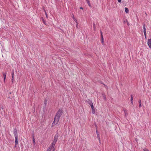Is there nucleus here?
I'll return each instance as SVG.
<instances>
[{"instance_id":"23","label":"nucleus","mask_w":151,"mask_h":151,"mask_svg":"<svg viewBox=\"0 0 151 151\" xmlns=\"http://www.w3.org/2000/svg\"><path fill=\"white\" fill-rule=\"evenodd\" d=\"M73 19L74 21L76 22V20H77L75 18L74 16L73 15Z\"/></svg>"},{"instance_id":"29","label":"nucleus","mask_w":151,"mask_h":151,"mask_svg":"<svg viewBox=\"0 0 151 151\" xmlns=\"http://www.w3.org/2000/svg\"><path fill=\"white\" fill-rule=\"evenodd\" d=\"M118 1L119 3H121V0H118Z\"/></svg>"},{"instance_id":"20","label":"nucleus","mask_w":151,"mask_h":151,"mask_svg":"<svg viewBox=\"0 0 151 151\" xmlns=\"http://www.w3.org/2000/svg\"><path fill=\"white\" fill-rule=\"evenodd\" d=\"M144 151H149L147 149L145 148L143 149Z\"/></svg>"},{"instance_id":"30","label":"nucleus","mask_w":151,"mask_h":151,"mask_svg":"<svg viewBox=\"0 0 151 151\" xmlns=\"http://www.w3.org/2000/svg\"><path fill=\"white\" fill-rule=\"evenodd\" d=\"M45 14H46V17H47V14L46 12L45 11Z\"/></svg>"},{"instance_id":"35","label":"nucleus","mask_w":151,"mask_h":151,"mask_svg":"<svg viewBox=\"0 0 151 151\" xmlns=\"http://www.w3.org/2000/svg\"><path fill=\"white\" fill-rule=\"evenodd\" d=\"M44 104H46V102H44Z\"/></svg>"},{"instance_id":"14","label":"nucleus","mask_w":151,"mask_h":151,"mask_svg":"<svg viewBox=\"0 0 151 151\" xmlns=\"http://www.w3.org/2000/svg\"><path fill=\"white\" fill-rule=\"evenodd\" d=\"M56 142L53 141V142H52V143H51V145H52V146L55 147V145Z\"/></svg>"},{"instance_id":"34","label":"nucleus","mask_w":151,"mask_h":151,"mask_svg":"<svg viewBox=\"0 0 151 151\" xmlns=\"http://www.w3.org/2000/svg\"><path fill=\"white\" fill-rule=\"evenodd\" d=\"M55 151V149H53L52 150V151Z\"/></svg>"},{"instance_id":"12","label":"nucleus","mask_w":151,"mask_h":151,"mask_svg":"<svg viewBox=\"0 0 151 151\" xmlns=\"http://www.w3.org/2000/svg\"><path fill=\"white\" fill-rule=\"evenodd\" d=\"M125 11L126 13H127L129 12V9L125 7Z\"/></svg>"},{"instance_id":"1","label":"nucleus","mask_w":151,"mask_h":151,"mask_svg":"<svg viewBox=\"0 0 151 151\" xmlns=\"http://www.w3.org/2000/svg\"><path fill=\"white\" fill-rule=\"evenodd\" d=\"M60 118L55 116L54 117V121L52 124V127H53L56 125L58 124Z\"/></svg>"},{"instance_id":"6","label":"nucleus","mask_w":151,"mask_h":151,"mask_svg":"<svg viewBox=\"0 0 151 151\" xmlns=\"http://www.w3.org/2000/svg\"><path fill=\"white\" fill-rule=\"evenodd\" d=\"M147 44L149 47L151 49V39H148L147 41Z\"/></svg>"},{"instance_id":"5","label":"nucleus","mask_w":151,"mask_h":151,"mask_svg":"<svg viewBox=\"0 0 151 151\" xmlns=\"http://www.w3.org/2000/svg\"><path fill=\"white\" fill-rule=\"evenodd\" d=\"M143 28L144 29V34L145 36V38L146 39V28L145 27V25L144 24L143 25Z\"/></svg>"},{"instance_id":"8","label":"nucleus","mask_w":151,"mask_h":151,"mask_svg":"<svg viewBox=\"0 0 151 151\" xmlns=\"http://www.w3.org/2000/svg\"><path fill=\"white\" fill-rule=\"evenodd\" d=\"M91 106V108L92 109V114H94L95 113L94 107L93 106V105H92Z\"/></svg>"},{"instance_id":"32","label":"nucleus","mask_w":151,"mask_h":151,"mask_svg":"<svg viewBox=\"0 0 151 151\" xmlns=\"http://www.w3.org/2000/svg\"><path fill=\"white\" fill-rule=\"evenodd\" d=\"M131 101V104H133V100L132 101Z\"/></svg>"},{"instance_id":"13","label":"nucleus","mask_w":151,"mask_h":151,"mask_svg":"<svg viewBox=\"0 0 151 151\" xmlns=\"http://www.w3.org/2000/svg\"><path fill=\"white\" fill-rule=\"evenodd\" d=\"M139 107H141V100H139Z\"/></svg>"},{"instance_id":"22","label":"nucleus","mask_w":151,"mask_h":151,"mask_svg":"<svg viewBox=\"0 0 151 151\" xmlns=\"http://www.w3.org/2000/svg\"><path fill=\"white\" fill-rule=\"evenodd\" d=\"M93 26L94 30H95V29H96V27L95 26V24L94 23H93Z\"/></svg>"},{"instance_id":"36","label":"nucleus","mask_w":151,"mask_h":151,"mask_svg":"<svg viewBox=\"0 0 151 151\" xmlns=\"http://www.w3.org/2000/svg\"><path fill=\"white\" fill-rule=\"evenodd\" d=\"M106 99V98L105 97H104V99Z\"/></svg>"},{"instance_id":"10","label":"nucleus","mask_w":151,"mask_h":151,"mask_svg":"<svg viewBox=\"0 0 151 151\" xmlns=\"http://www.w3.org/2000/svg\"><path fill=\"white\" fill-rule=\"evenodd\" d=\"M54 146H52L51 145L50 146L49 148L47 150V151H51L52 148H54Z\"/></svg>"},{"instance_id":"17","label":"nucleus","mask_w":151,"mask_h":151,"mask_svg":"<svg viewBox=\"0 0 151 151\" xmlns=\"http://www.w3.org/2000/svg\"><path fill=\"white\" fill-rule=\"evenodd\" d=\"M33 142L34 145H35V140L34 137H33Z\"/></svg>"},{"instance_id":"7","label":"nucleus","mask_w":151,"mask_h":151,"mask_svg":"<svg viewBox=\"0 0 151 151\" xmlns=\"http://www.w3.org/2000/svg\"><path fill=\"white\" fill-rule=\"evenodd\" d=\"M96 134H97V137L98 138V139L99 140V142H100V138L99 137V132L98 131L97 127L96 128Z\"/></svg>"},{"instance_id":"16","label":"nucleus","mask_w":151,"mask_h":151,"mask_svg":"<svg viewBox=\"0 0 151 151\" xmlns=\"http://www.w3.org/2000/svg\"><path fill=\"white\" fill-rule=\"evenodd\" d=\"M89 104L91 106L92 105H93V103L91 101H89L88 102Z\"/></svg>"},{"instance_id":"25","label":"nucleus","mask_w":151,"mask_h":151,"mask_svg":"<svg viewBox=\"0 0 151 151\" xmlns=\"http://www.w3.org/2000/svg\"><path fill=\"white\" fill-rule=\"evenodd\" d=\"M123 111H124V113H126V112H127V110L125 108H124L123 109Z\"/></svg>"},{"instance_id":"21","label":"nucleus","mask_w":151,"mask_h":151,"mask_svg":"<svg viewBox=\"0 0 151 151\" xmlns=\"http://www.w3.org/2000/svg\"><path fill=\"white\" fill-rule=\"evenodd\" d=\"M133 100V96L132 95H131V101H132Z\"/></svg>"},{"instance_id":"15","label":"nucleus","mask_w":151,"mask_h":151,"mask_svg":"<svg viewBox=\"0 0 151 151\" xmlns=\"http://www.w3.org/2000/svg\"><path fill=\"white\" fill-rule=\"evenodd\" d=\"M86 1H87V3L88 4V6H91V4L90 2V1H89V0H86Z\"/></svg>"},{"instance_id":"33","label":"nucleus","mask_w":151,"mask_h":151,"mask_svg":"<svg viewBox=\"0 0 151 151\" xmlns=\"http://www.w3.org/2000/svg\"><path fill=\"white\" fill-rule=\"evenodd\" d=\"M80 9H83V8L82 7H80Z\"/></svg>"},{"instance_id":"4","label":"nucleus","mask_w":151,"mask_h":151,"mask_svg":"<svg viewBox=\"0 0 151 151\" xmlns=\"http://www.w3.org/2000/svg\"><path fill=\"white\" fill-rule=\"evenodd\" d=\"M58 133L56 134L54 137L53 141L56 142L58 139Z\"/></svg>"},{"instance_id":"19","label":"nucleus","mask_w":151,"mask_h":151,"mask_svg":"<svg viewBox=\"0 0 151 151\" xmlns=\"http://www.w3.org/2000/svg\"><path fill=\"white\" fill-rule=\"evenodd\" d=\"M76 27L77 28H78V22H77V20H76Z\"/></svg>"},{"instance_id":"31","label":"nucleus","mask_w":151,"mask_h":151,"mask_svg":"<svg viewBox=\"0 0 151 151\" xmlns=\"http://www.w3.org/2000/svg\"><path fill=\"white\" fill-rule=\"evenodd\" d=\"M125 113V115L126 116V115H127V112H126V113Z\"/></svg>"},{"instance_id":"26","label":"nucleus","mask_w":151,"mask_h":151,"mask_svg":"<svg viewBox=\"0 0 151 151\" xmlns=\"http://www.w3.org/2000/svg\"><path fill=\"white\" fill-rule=\"evenodd\" d=\"M100 33H101V37H103V35H102V32L101 31H100Z\"/></svg>"},{"instance_id":"9","label":"nucleus","mask_w":151,"mask_h":151,"mask_svg":"<svg viewBox=\"0 0 151 151\" xmlns=\"http://www.w3.org/2000/svg\"><path fill=\"white\" fill-rule=\"evenodd\" d=\"M18 137H15V147H16L17 145L18 144Z\"/></svg>"},{"instance_id":"18","label":"nucleus","mask_w":151,"mask_h":151,"mask_svg":"<svg viewBox=\"0 0 151 151\" xmlns=\"http://www.w3.org/2000/svg\"><path fill=\"white\" fill-rule=\"evenodd\" d=\"M104 42V38L103 37H101V43L102 44H103Z\"/></svg>"},{"instance_id":"27","label":"nucleus","mask_w":151,"mask_h":151,"mask_svg":"<svg viewBox=\"0 0 151 151\" xmlns=\"http://www.w3.org/2000/svg\"><path fill=\"white\" fill-rule=\"evenodd\" d=\"M13 80H14V77L13 76H12V82H13Z\"/></svg>"},{"instance_id":"11","label":"nucleus","mask_w":151,"mask_h":151,"mask_svg":"<svg viewBox=\"0 0 151 151\" xmlns=\"http://www.w3.org/2000/svg\"><path fill=\"white\" fill-rule=\"evenodd\" d=\"M3 74L4 78V82H5V79L6 78V73H5L4 72L3 73Z\"/></svg>"},{"instance_id":"2","label":"nucleus","mask_w":151,"mask_h":151,"mask_svg":"<svg viewBox=\"0 0 151 151\" xmlns=\"http://www.w3.org/2000/svg\"><path fill=\"white\" fill-rule=\"evenodd\" d=\"M63 113V110L62 109H60L56 113L55 116L60 118Z\"/></svg>"},{"instance_id":"28","label":"nucleus","mask_w":151,"mask_h":151,"mask_svg":"<svg viewBox=\"0 0 151 151\" xmlns=\"http://www.w3.org/2000/svg\"><path fill=\"white\" fill-rule=\"evenodd\" d=\"M42 21L43 23H45V21L43 19V18H42Z\"/></svg>"},{"instance_id":"3","label":"nucleus","mask_w":151,"mask_h":151,"mask_svg":"<svg viewBox=\"0 0 151 151\" xmlns=\"http://www.w3.org/2000/svg\"><path fill=\"white\" fill-rule=\"evenodd\" d=\"M14 134L15 137H18L17 130L16 129H14Z\"/></svg>"},{"instance_id":"24","label":"nucleus","mask_w":151,"mask_h":151,"mask_svg":"<svg viewBox=\"0 0 151 151\" xmlns=\"http://www.w3.org/2000/svg\"><path fill=\"white\" fill-rule=\"evenodd\" d=\"M14 70H13L12 73V76H13L14 77Z\"/></svg>"}]
</instances>
